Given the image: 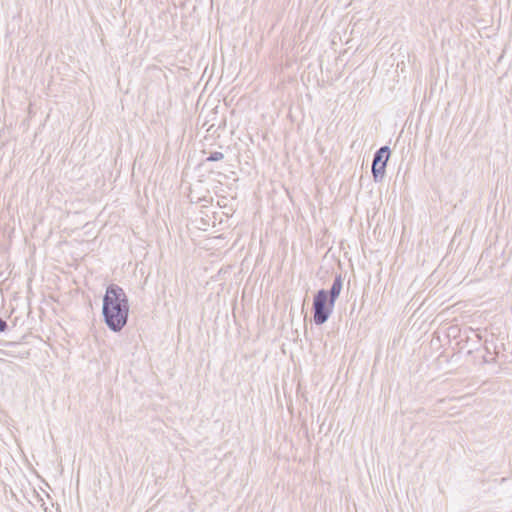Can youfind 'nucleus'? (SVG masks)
Listing matches in <instances>:
<instances>
[{
	"label": "nucleus",
	"mask_w": 512,
	"mask_h": 512,
	"mask_svg": "<svg viewBox=\"0 0 512 512\" xmlns=\"http://www.w3.org/2000/svg\"><path fill=\"white\" fill-rule=\"evenodd\" d=\"M129 305L123 289L110 285L103 299V314L107 325L114 331L121 330L127 322Z\"/></svg>",
	"instance_id": "obj_1"
},
{
	"label": "nucleus",
	"mask_w": 512,
	"mask_h": 512,
	"mask_svg": "<svg viewBox=\"0 0 512 512\" xmlns=\"http://www.w3.org/2000/svg\"><path fill=\"white\" fill-rule=\"evenodd\" d=\"M342 287L343 281L341 276L338 275L335 277L329 291L321 289L314 295L313 318L316 325H322L329 319Z\"/></svg>",
	"instance_id": "obj_2"
},
{
	"label": "nucleus",
	"mask_w": 512,
	"mask_h": 512,
	"mask_svg": "<svg viewBox=\"0 0 512 512\" xmlns=\"http://www.w3.org/2000/svg\"><path fill=\"white\" fill-rule=\"evenodd\" d=\"M389 157L390 148L388 146H382L375 152L372 162V174L375 182L383 180Z\"/></svg>",
	"instance_id": "obj_3"
},
{
	"label": "nucleus",
	"mask_w": 512,
	"mask_h": 512,
	"mask_svg": "<svg viewBox=\"0 0 512 512\" xmlns=\"http://www.w3.org/2000/svg\"><path fill=\"white\" fill-rule=\"evenodd\" d=\"M222 158H223V154H222V153H220V152H215L214 154H212V155L208 158V160H209V161H217V160H220V159H222Z\"/></svg>",
	"instance_id": "obj_4"
},
{
	"label": "nucleus",
	"mask_w": 512,
	"mask_h": 512,
	"mask_svg": "<svg viewBox=\"0 0 512 512\" xmlns=\"http://www.w3.org/2000/svg\"><path fill=\"white\" fill-rule=\"evenodd\" d=\"M7 327V324L5 321H3L2 319H0V332H3Z\"/></svg>",
	"instance_id": "obj_5"
}]
</instances>
